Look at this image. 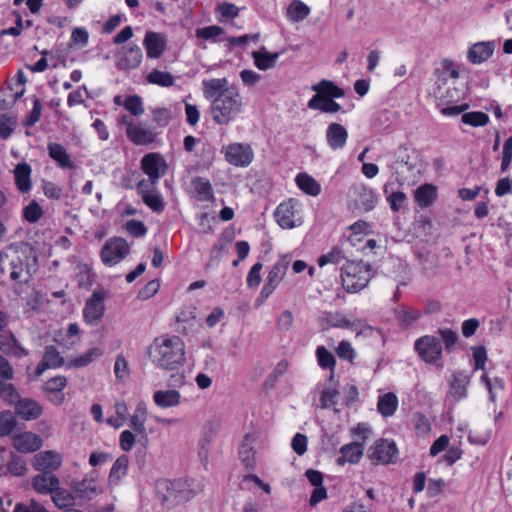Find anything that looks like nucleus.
I'll use <instances>...</instances> for the list:
<instances>
[{"instance_id": "nucleus-1", "label": "nucleus", "mask_w": 512, "mask_h": 512, "mask_svg": "<svg viewBox=\"0 0 512 512\" xmlns=\"http://www.w3.org/2000/svg\"><path fill=\"white\" fill-rule=\"evenodd\" d=\"M203 93L211 99L210 113L218 125H228L243 111V98L235 85H228L226 78L203 80Z\"/></svg>"}, {"instance_id": "nucleus-2", "label": "nucleus", "mask_w": 512, "mask_h": 512, "mask_svg": "<svg viewBox=\"0 0 512 512\" xmlns=\"http://www.w3.org/2000/svg\"><path fill=\"white\" fill-rule=\"evenodd\" d=\"M185 343L176 335L156 337L148 347V356L152 364L161 370L174 371L185 362Z\"/></svg>"}, {"instance_id": "nucleus-3", "label": "nucleus", "mask_w": 512, "mask_h": 512, "mask_svg": "<svg viewBox=\"0 0 512 512\" xmlns=\"http://www.w3.org/2000/svg\"><path fill=\"white\" fill-rule=\"evenodd\" d=\"M372 277V267L364 261H347L341 268L342 285L348 293L363 290Z\"/></svg>"}, {"instance_id": "nucleus-4", "label": "nucleus", "mask_w": 512, "mask_h": 512, "mask_svg": "<svg viewBox=\"0 0 512 512\" xmlns=\"http://www.w3.org/2000/svg\"><path fill=\"white\" fill-rule=\"evenodd\" d=\"M274 218L283 229H293L301 226L304 222L302 204L298 200L290 198L276 207Z\"/></svg>"}, {"instance_id": "nucleus-5", "label": "nucleus", "mask_w": 512, "mask_h": 512, "mask_svg": "<svg viewBox=\"0 0 512 512\" xmlns=\"http://www.w3.org/2000/svg\"><path fill=\"white\" fill-rule=\"evenodd\" d=\"M414 350L425 363L437 364L442 360V343L435 335H424L416 339L414 342Z\"/></svg>"}, {"instance_id": "nucleus-6", "label": "nucleus", "mask_w": 512, "mask_h": 512, "mask_svg": "<svg viewBox=\"0 0 512 512\" xmlns=\"http://www.w3.org/2000/svg\"><path fill=\"white\" fill-rule=\"evenodd\" d=\"M130 253V246L124 238L113 237L105 241L101 252L104 265L112 267L120 263Z\"/></svg>"}, {"instance_id": "nucleus-7", "label": "nucleus", "mask_w": 512, "mask_h": 512, "mask_svg": "<svg viewBox=\"0 0 512 512\" xmlns=\"http://www.w3.org/2000/svg\"><path fill=\"white\" fill-rule=\"evenodd\" d=\"M157 494L163 503L171 506L184 503L190 499L191 492L181 489L182 484L179 481L161 480L157 483Z\"/></svg>"}, {"instance_id": "nucleus-8", "label": "nucleus", "mask_w": 512, "mask_h": 512, "mask_svg": "<svg viewBox=\"0 0 512 512\" xmlns=\"http://www.w3.org/2000/svg\"><path fill=\"white\" fill-rule=\"evenodd\" d=\"M368 458L373 464H391L398 459V448L393 440L378 439L368 450Z\"/></svg>"}, {"instance_id": "nucleus-9", "label": "nucleus", "mask_w": 512, "mask_h": 512, "mask_svg": "<svg viewBox=\"0 0 512 512\" xmlns=\"http://www.w3.org/2000/svg\"><path fill=\"white\" fill-rule=\"evenodd\" d=\"M37 268V257L30 252L25 254L23 258L17 257V259L12 260L10 277L13 281L27 283L37 271Z\"/></svg>"}, {"instance_id": "nucleus-10", "label": "nucleus", "mask_w": 512, "mask_h": 512, "mask_svg": "<svg viewBox=\"0 0 512 512\" xmlns=\"http://www.w3.org/2000/svg\"><path fill=\"white\" fill-rule=\"evenodd\" d=\"M226 161L236 167H247L254 159V152L246 143H231L223 148Z\"/></svg>"}, {"instance_id": "nucleus-11", "label": "nucleus", "mask_w": 512, "mask_h": 512, "mask_svg": "<svg viewBox=\"0 0 512 512\" xmlns=\"http://www.w3.org/2000/svg\"><path fill=\"white\" fill-rule=\"evenodd\" d=\"M141 170L151 181L157 184L158 180L167 173L168 164L159 153H148L141 159Z\"/></svg>"}, {"instance_id": "nucleus-12", "label": "nucleus", "mask_w": 512, "mask_h": 512, "mask_svg": "<svg viewBox=\"0 0 512 512\" xmlns=\"http://www.w3.org/2000/svg\"><path fill=\"white\" fill-rule=\"evenodd\" d=\"M319 321L322 325L325 324L328 328L358 330L364 327V322L362 320L357 318L351 319L341 311H324L321 313Z\"/></svg>"}, {"instance_id": "nucleus-13", "label": "nucleus", "mask_w": 512, "mask_h": 512, "mask_svg": "<svg viewBox=\"0 0 512 512\" xmlns=\"http://www.w3.org/2000/svg\"><path fill=\"white\" fill-rule=\"evenodd\" d=\"M105 305L104 295L100 291H94L92 296L87 299L84 309V321L91 326H96L100 323L104 316Z\"/></svg>"}, {"instance_id": "nucleus-14", "label": "nucleus", "mask_w": 512, "mask_h": 512, "mask_svg": "<svg viewBox=\"0 0 512 512\" xmlns=\"http://www.w3.org/2000/svg\"><path fill=\"white\" fill-rule=\"evenodd\" d=\"M290 265V258L288 256H282L279 258L267 273L264 284L262 287L265 288V293L274 292L284 279L288 267Z\"/></svg>"}, {"instance_id": "nucleus-15", "label": "nucleus", "mask_w": 512, "mask_h": 512, "mask_svg": "<svg viewBox=\"0 0 512 512\" xmlns=\"http://www.w3.org/2000/svg\"><path fill=\"white\" fill-rule=\"evenodd\" d=\"M351 191L354 196L355 206L359 210L369 212L376 207L378 196L372 188L365 184H355Z\"/></svg>"}, {"instance_id": "nucleus-16", "label": "nucleus", "mask_w": 512, "mask_h": 512, "mask_svg": "<svg viewBox=\"0 0 512 512\" xmlns=\"http://www.w3.org/2000/svg\"><path fill=\"white\" fill-rule=\"evenodd\" d=\"M142 59L141 48L137 44H131L116 54V67L119 70H133L139 67Z\"/></svg>"}, {"instance_id": "nucleus-17", "label": "nucleus", "mask_w": 512, "mask_h": 512, "mask_svg": "<svg viewBox=\"0 0 512 512\" xmlns=\"http://www.w3.org/2000/svg\"><path fill=\"white\" fill-rule=\"evenodd\" d=\"M62 462L63 459L59 452L55 450L41 451L34 456L33 468L36 471L51 473L58 470Z\"/></svg>"}, {"instance_id": "nucleus-18", "label": "nucleus", "mask_w": 512, "mask_h": 512, "mask_svg": "<svg viewBox=\"0 0 512 512\" xmlns=\"http://www.w3.org/2000/svg\"><path fill=\"white\" fill-rule=\"evenodd\" d=\"M0 351L17 359L28 356L29 351L24 348L10 330L0 331Z\"/></svg>"}, {"instance_id": "nucleus-19", "label": "nucleus", "mask_w": 512, "mask_h": 512, "mask_svg": "<svg viewBox=\"0 0 512 512\" xmlns=\"http://www.w3.org/2000/svg\"><path fill=\"white\" fill-rule=\"evenodd\" d=\"M12 446L19 453H33L43 446V439L36 433L23 432L13 437Z\"/></svg>"}, {"instance_id": "nucleus-20", "label": "nucleus", "mask_w": 512, "mask_h": 512, "mask_svg": "<svg viewBox=\"0 0 512 512\" xmlns=\"http://www.w3.org/2000/svg\"><path fill=\"white\" fill-rule=\"evenodd\" d=\"M311 89L316 92L310 98L311 106H315V102L322 99L329 98H341L344 96V90L337 85H335L332 81L323 79L317 84L312 85Z\"/></svg>"}, {"instance_id": "nucleus-21", "label": "nucleus", "mask_w": 512, "mask_h": 512, "mask_svg": "<svg viewBox=\"0 0 512 512\" xmlns=\"http://www.w3.org/2000/svg\"><path fill=\"white\" fill-rule=\"evenodd\" d=\"M143 45L148 58L158 59L166 50L167 40L161 33L148 31L145 34Z\"/></svg>"}, {"instance_id": "nucleus-22", "label": "nucleus", "mask_w": 512, "mask_h": 512, "mask_svg": "<svg viewBox=\"0 0 512 512\" xmlns=\"http://www.w3.org/2000/svg\"><path fill=\"white\" fill-rule=\"evenodd\" d=\"M14 409L15 414L25 421L36 420L43 414L42 405L30 398H21Z\"/></svg>"}, {"instance_id": "nucleus-23", "label": "nucleus", "mask_w": 512, "mask_h": 512, "mask_svg": "<svg viewBox=\"0 0 512 512\" xmlns=\"http://www.w3.org/2000/svg\"><path fill=\"white\" fill-rule=\"evenodd\" d=\"M128 139L135 145H147L155 140L156 133L153 128L144 123L130 125L126 131Z\"/></svg>"}, {"instance_id": "nucleus-24", "label": "nucleus", "mask_w": 512, "mask_h": 512, "mask_svg": "<svg viewBox=\"0 0 512 512\" xmlns=\"http://www.w3.org/2000/svg\"><path fill=\"white\" fill-rule=\"evenodd\" d=\"M348 140L347 129L339 123H331L326 130V141L329 148L333 151L341 150L345 147Z\"/></svg>"}, {"instance_id": "nucleus-25", "label": "nucleus", "mask_w": 512, "mask_h": 512, "mask_svg": "<svg viewBox=\"0 0 512 512\" xmlns=\"http://www.w3.org/2000/svg\"><path fill=\"white\" fill-rule=\"evenodd\" d=\"M64 359L54 346H46L41 362L38 364L35 374L41 376L47 369L59 368L63 365Z\"/></svg>"}, {"instance_id": "nucleus-26", "label": "nucleus", "mask_w": 512, "mask_h": 512, "mask_svg": "<svg viewBox=\"0 0 512 512\" xmlns=\"http://www.w3.org/2000/svg\"><path fill=\"white\" fill-rule=\"evenodd\" d=\"M47 151L49 157L57 164L61 169H74L75 163L71 159L66 148L59 143L50 142L47 145Z\"/></svg>"}, {"instance_id": "nucleus-27", "label": "nucleus", "mask_w": 512, "mask_h": 512, "mask_svg": "<svg viewBox=\"0 0 512 512\" xmlns=\"http://www.w3.org/2000/svg\"><path fill=\"white\" fill-rule=\"evenodd\" d=\"M494 50V42H478L469 48L467 58L473 64H481L493 55Z\"/></svg>"}, {"instance_id": "nucleus-28", "label": "nucleus", "mask_w": 512, "mask_h": 512, "mask_svg": "<svg viewBox=\"0 0 512 512\" xmlns=\"http://www.w3.org/2000/svg\"><path fill=\"white\" fill-rule=\"evenodd\" d=\"M32 168L26 162H21L14 168L15 185L21 194L29 193L32 189Z\"/></svg>"}, {"instance_id": "nucleus-29", "label": "nucleus", "mask_w": 512, "mask_h": 512, "mask_svg": "<svg viewBox=\"0 0 512 512\" xmlns=\"http://www.w3.org/2000/svg\"><path fill=\"white\" fill-rule=\"evenodd\" d=\"M341 456L337 458L336 463L340 466L346 463L357 464L364 453V445L359 442H351L340 448Z\"/></svg>"}, {"instance_id": "nucleus-30", "label": "nucleus", "mask_w": 512, "mask_h": 512, "mask_svg": "<svg viewBox=\"0 0 512 512\" xmlns=\"http://www.w3.org/2000/svg\"><path fill=\"white\" fill-rule=\"evenodd\" d=\"M153 402L162 409L174 408L181 404V394L176 389L156 390L153 393Z\"/></svg>"}, {"instance_id": "nucleus-31", "label": "nucleus", "mask_w": 512, "mask_h": 512, "mask_svg": "<svg viewBox=\"0 0 512 512\" xmlns=\"http://www.w3.org/2000/svg\"><path fill=\"white\" fill-rule=\"evenodd\" d=\"M60 485V480L56 475L42 472L33 478L32 486L40 494H52Z\"/></svg>"}, {"instance_id": "nucleus-32", "label": "nucleus", "mask_w": 512, "mask_h": 512, "mask_svg": "<svg viewBox=\"0 0 512 512\" xmlns=\"http://www.w3.org/2000/svg\"><path fill=\"white\" fill-rule=\"evenodd\" d=\"M72 490L77 498L83 500H91L101 493V489L97 486L96 481L87 478L75 481L72 484Z\"/></svg>"}, {"instance_id": "nucleus-33", "label": "nucleus", "mask_w": 512, "mask_h": 512, "mask_svg": "<svg viewBox=\"0 0 512 512\" xmlns=\"http://www.w3.org/2000/svg\"><path fill=\"white\" fill-rule=\"evenodd\" d=\"M255 440L256 438L254 435L246 434L239 449V457L241 459V462L247 468H254L256 464V451L254 447Z\"/></svg>"}, {"instance_id": "nucleus-34", "label": "nucleus", "mask_w": 512, "mask_h": 512, "mask_svg": "<svg viewBox=\"0 0 512 512\" xmlns=\"http://www.w3.org/2000/svg\"><path fill=\"white\" fill-rule=\"evenodd\" d=\"M415 202L421 208H428L437 199V187L433 184H423L414 193Z\"/></svg>"}, {"instance_id": "nucleus-35", "label": "nucleus", "mask_w": 512, "mask_h": 512, "mask_svg": "<svg viewBox=\"0 0 512 512\" xmlns=\"http://www.w3.org/2000/svg\"><path fill=\"white\" fill-rule=\"evenodd\" d=\"M421 312L411 306L401 305L395 310V317L400 327L409 328L421 318Z\"/></svg>"}, {"instance_id": "nucleus-36", "label": "nucleus", "mask_w": 512, "mask_h": 512, "mask_svg": "<svg viewBox=\"0 0 512 512\" xmlns=\"http://www.w3.org/2000/svg\"><path fill=\"white\" fill-rule=\"evenodd\" d=\"M278 57V53H269L266 51L265 47L259 51L252 52V58L254 60L255 66L262 71L273 68Z\"/></svg>"}, {"instance_id": "nucleus-37", "label": "nucleus", "mask_w": 512, "mask_h": 512, "mask_svg": "<svg viewBox=\"0 0 512 512\" xmlns=\"http://www.w3.org/2000/svg\"><path fill=\"white\" fill-rule=\"evenodd\" d=\"M469 377L463 372H456L453 374L451 382L450 394L456 399L460 400L467 396V385Z\"/></svg>"}, {"instance_id": "nucleus-38", "label": "nucleus", "mask_w": 512, "mask_h": 512, "mask_svg": "<svg viewBox=\"0 0 512 512\" xmlns=\"http://www.w3.org/2000/svg\"><path fill=\"white\" fill-rule=\"evenodd\" d=\"M147 405L144 401L137 403L134 413L130 418V426L139 434L145 433L147 420Z\"/></svg>"}, {"instance_id": "nucleus-39", "label": "nucleus", "mask_w": 512, "mask_h": 512, "mask_svg": "<svg viewBox=\"0 0 512 512\" xmlns=\"http://www.w3.org/2000/svg\"><path fill=\"white\" fill-rule=\"evenodd\" d=\"M398 407V398L392 393L388 392L379 397L377 403V409L379 413L384 417H390L394 415Z\"/></svg>"}, {"instance_id": "nucleus-40", "label": "nucleus", "mask_w": 512, "mask_h": 512, "mask_svg": "<svg viewBox=\"0 0 512 512\" xmlns=\"http://www.w3.org/2000/svg\"><path fill=\"white\" fill-rule=\"evenodd\" d=\"M295 181L299 189L308 195L318 196L321 192L320 184L307 173H299Z\"/></svg>"}, {"instance_id": "nucleus-41", "label": "nucleus", "mask_w": 512, "mask_h": 512, "mask_svg": "<svg viewBox=\"0 0 512 512\" xmlns=\"http://www.w3.org/2000/svg\"><path fill=\"white\" fill-rule=\"evenodd\" d=\"M316 358L318 365L325 370H330L331 378L334 375L336 358L335 356L324 346H319L316 349Z\"/></svg>"}, {"instance_id": "nucleus-42", "label": "nucleus", "mask_w": 512, "mask_h": 512, "mask_svg": "<svg viewBox=\"0 0 512 512\" xmlns=\"http://www.w3.org/2000/svg\"><path fill=\"white\" fill-rule=\"evenodd\" d=\"M146 81L150 84L168 88L174 85L175 79L171 73L155 69L146 76Z\"/></svg>"}, {"instance_id": "nucleus-43", "label": "nucleus", "mask_w": 512, "mask_h": 512, "mask_svg": "<svg viewBox=\"0 0 512 512\" xmlns=\"http://www.w3.org/2000/svg\"><path fill=\"white\" fill-rule=\"evenodd\" d=\"M192 185L200 201H209L213 198V188L209 180L196 177L193 179Z\"/></svg>"}, {"instance_id": "nucleus-44", "label": "nucleus", "mask_w": 512, "mask_h": 512, "mask_svg": "<svg viewBox=\"0 0 512 512\" xmlns=\"http://www.w3.org/2000/svg\"><path fill=\"white\" fill-rule=\"evenodd\" d=\"M44 215L43 208L36 200H31L22 209L23 218L30 224L37 223Z\"/></svg>"}, {"instance_id": "nucleus-45", "label": "nucleus", "mask_w": 512, "mask_h": 512, "mask_svg": "<svg viewBox=\"0 0 512 512\" xmlns=\"http://www.w3.org/2000/svg\"><path fill=\"white\" fill-rule=\"evenodd\" d=\"M7 472L16 477L24 476L27 472L26 461L19 455L11 453L6 464Z\"/></svg>"}, {"instance_id": "nucleus-46", "label": "nucleus", "mask_w": 512, "mask_h": 512, "mask_svg": "<svg viewBox=\"0 0 512 512\" xmlns=\"http://www.w3.org/2000/svg\"><path fill=\"white\" fill-rule=\"evenodd\" d=\"M310 13V8L302 1H293L287 10L288 17L294 21L299 22L304 20Z\"/></svg>"}, {"instance_id": "nucleus-47", "label": "nucleus", "mask_w": 512, "mask_h": 512, "mask_svg": "<svg viewBox=\"0 0 512 512\" xmlns=\"http://www.w3.org/2000/svg\"><path fill=\"white\" fill-rule=\"evenodd\" d=\"M461 121L464 124L472 127H483L489 123L490 118L486 113L482 111H472L463 113Z\"/></svg>"}, {"instance_id": "nucleus-48", "label": "nucleus", "mask_w": 512, "mask_h": 512, "mask_svg": "<svg viewBox=\"0 0 512 512\" xmlns=\"http://www.w3.org/2000/svg\"><path fill=\"white\" fill-rule=\"evenodd\" d=\"M16 426L17 420L11 411L0 412V438L9 436Z\"/></svg>"}, {"instance_id": "nucleus-49", "label": "nucleus", "mask_w": 512, "mask_h": 512, "mask_svg": "<svg viewBox=\"0 0 512 512\" xmlns=\"http://www.w3.org/2000/svg\"><path fill=\"white\" fill-rule=\"evenodd\" d=\"M142 200L145 205H147L154 212L161 213L164 210L165 203L157 189L154 191H145Z\"/></svg>"}, {"instance_id": "nucleus-50", "label": "nucleus", "mask_w": 512, "mask_h": 512, "mask_svg": "<svg viewBox=\"0 0 512 512\" xmlns=\"http://www.w3.org/2000/svg\"><path fill=\"white\" fill-rule=\"evenodd\" d=\"M75 497L76 496H74L71 491L60 488L59 486L52 492V500L59 508L72 505L74 503Z\"/></svg>"}, {"instance_id": "nucleus-51", "label": "nucleus", "mask_w": 512, "mask_h": 512, "mask_svg": "<svg viewBox=\"0 0 512 512\" xmlns=\"http://www.w3.org/2000/svg\"><path fill=\"white\" fill-rule=\"evenodd\" d=\"M224 33V29L216 25L201 27L195 30V36L197 38L213 42H216L217 38L222 36Z\"/></svg>"}, {"instance_id": "nucleus-52", "label": "nucleus", "mask_w": 512, "mask_h": 512, "mask_svg": "<svg viewBox=\"0 0 512 512\" xmlns=\"http://www.w3.org/2000/svg\"><path fill=\"white\" fill-rule=\"evenodd\" d=\"M76 280L80 287L88 288L93 284L94 274L86 264H79L76 267Z\"/></svg>"}, {"instance_id": "nucleus-53", "label": "nucleus", "mask_w": 512, "mask_h": 512, "mask_svg": "<svg viewBox=\"0 0 512 512\" xmlns=\"http://www.w3.org/2000/svg\"><path fill=\"white\" fill-rule=\"evenodd\" d=\"M0 397L8 404L14 406L21 399L17 390L11 383H9V381H4L0 383Z\"/></svg>"}, {"instance_id": "nucleus-54", "label": "nucleus", "mask_w": 512, "mask_h": 512, "mask_svg": "<svg viewBox=\"0 0 512 512\" xmlns=\"http://www.w3.org/2000/svg\"><path fill=\"white\" fill-rule=\"evenodd\" d=\"M345 259V255L340 248L334 247L326 254L321 255L317 259V263L320 267L327 264H340Z\"/></svg>"}, {"instance_id": "nucleus-55", "label": "nucleus", "mask_w": 512, "mask_h": 512, "mask_svg": "<svg viewBox=\"0 0 512 512\" xmlns=\"http://www.w3.org/2000/svg\"><path fill=\"white\" fill-rule=\"evenodd\" d=\"M103 355V350L98 347L89 349L83 355L76 357L72 360L71 365L74 367H85L89 365L93 360Z\"/></svg>"}, {"instance_id": "nucleus-56", "label": "nucleus", "mask_w": 512, "mask_h": 512, "mask_svg": "<svg viewBox=\"0 0 512 512\" xmlns=\"http://www.w3.org/2000/svg\"><path fill=\"white\" fill-rule=\"evenodd\" d=\"M335 98L322 99L315 102V106H311L310 101L307 107L311 110H319L323 113H337L341 110L340 104L334 101Z\"/></svg>"}, {"instance_id": "nucleus-57", "label": "nucleus", "mask_w": 512, "mask_h": 512, "mask_svg": "<svg viewBox=\"0 0 512 512\" xmlns=\"http://www.w3.org/2000/svg\"><path fill=\"white\" fill-rule=\"evenodd\" d=\"M128 469V458L127 456H120L117 458V460L114 462L110 474L109 479L112 480H120L122 477H124L127 473Z\"/></svg>"}, {"instance_id": "nucleus-58", "label": "nucleus", "mask_w": 512, "mask_h": 512, "mask_svg": "<svg viewBox=\"0 0 512 512\" xmlns=\"http://www.w3.org/2000/svg\"><path fill=\"white\" fill-rule=\"evenodd\" d=\"M41 188L43 194L51 200H60L64 193V190L61 186L49 180H43L41 183Z\"/></svg>"}, {"instance_id": "nucleus-59", "label": "nucleus", "mask_w": 512, "mask_h": 512, "mask_svg": "<svg viewBox=\"0 0 512 512\" xmlns=\"http://www.w3.org/2000/svg\"><path fill=\"white\" fill-rule=\"evenodd\" d=\"M123 106L133 116H140L144 113L143 102H142L141 97L138 95L128 96L125 99Z\"/></svg>"}, {"instance_id": "nucleus-60", "label": "nucleus", "mask_w": 512, "mask_h": 512, "mask_svg": "<svg viewBox=\"0 0 512 512\" xmlns=\"http://www.w3.org/2000/svg\"><path fill=\"white\" fill-rule=\"evenodd\" d=\"M16 126V119L12 116L2 114L0 115V138L3 140L8 139L13 133Z\"/></svg>"}, {"instance_id": "nucleus-61", "label": "nucleus", "mask_w": 512, "mask_h": 512, "mask_svg": "<svg viewBox=\"0 0 512 512\" xmlns=\"http://www.w3.org/2000/svg\"><path fill=\"white\" fill-rule=\"evenodd\" d=\"M336 354L339 358L352 362L356 358V351L352 347L351 343L347 340H342L337 348Z\"/></svg>"}, {"instance_id": "nucleus-62", "label": "nucleus", "mask_w": 512, "mask_h": 512, "mask_svg": "<svg viewBox=\"0 0 512 512\" xmlns=\"http://www.w3.org/2000/svg\"><path fill=\"white\" fill-rule=\"evenodd\" d=\"M263 268V265L261 262L255 263L247 275V286L251 289L257 288L261 283V270Z\"/></svg>"}, {"instance_id": "nucleus-63", "label": "nucleus", "mask_w": 512, "mask_h": 512, "mask_svg": "<svg viewBox=\"0 0 512 512\" xmlns=\"http://www.w3.org/2000/svg\"><path fill=\"white\" fill-rule=\"evenodd\" d=\"M387 202L391 210L398 212L407 204V196L402 191L393 192L387 197Z\"/></svg>"}, {"instance_id": "nucleus-64", "label": "nucleus", "mask_w": 512, "mask_h": 512, "mask_svg": "<svg viewBox=\"0 0 512 512\" xmlns=\"http://www.w3.org/2000/svg\"><path fill=\"white\" fill-rule=\"evenodd\" d=\"M13 512H48L43 505L35 500L17 503Z\"/></svg>"}]
</instances>
